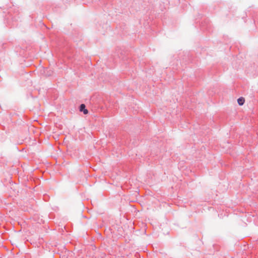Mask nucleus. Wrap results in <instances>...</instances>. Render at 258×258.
I'll return each instance as SVG.
<instances>
[{
    "mask_svg": "<svg viewBox=\"0 0 258 258\" xmlns=\"http://www.w3.org/2000/svg\"><path fill=\"white\" fill-rule=\"evenodd\" d=\"M80 110L81 111H83L85 114H87L88 113V111L85 109V105L84 104L81 105Z\"/></svg>",
    "mask_w": 258,
    "mask_h": 258,
    "instance_id": "f257e3e1",
    "label": "nucleus"
},
{
    "mask_svg": "<svg viewBox=\"0 0 258 258\" xmlns=\"http://www.w3.org/2000/svg\"><path fill=\"white\" fill-rule=\"evenodd\" d=\"M237 102L239 105H242L245 102L244 98L243 97H240L238 99Z\"/></svg>",
    "mask_w": 258,
    "mask_h": 258,
    "instance_id": "f03ea898",
    "label": "nucleus"
}]
</instances>
